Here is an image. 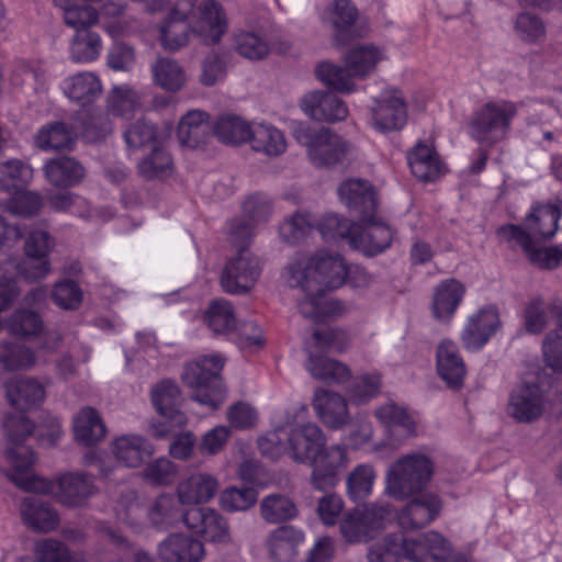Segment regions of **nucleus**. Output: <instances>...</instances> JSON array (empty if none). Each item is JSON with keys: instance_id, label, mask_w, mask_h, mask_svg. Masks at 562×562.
Listing matches in <instances>:
<instances>
[{"instance_id": "nucleus-64", "label": "nucleus", "mask_w": 562, "mask_h": 562, "mask_svg": "<svg viewBox=\"0 0 562 562\" xmlns=\"http://www.w3.org/2000/svg\"><path fill=\"white\" fill-rule=\"evenodd\" d=\"M178 474V467L168 458L161 457L149 462L144 471V477L151 484L169 485Z\"/></svg>"}, {"instance_id": "nucleus-58", "label": "nucleus", "mask_w": 562, "mask_h": 562, "mask_svg": "<svg viewBox=\"0 0 562 562\" xmlns=\"http://www.w3.org/2000/svg\"><path fill=\"white\" fill-rule=\"evenodd\" d=\"M234 47L244 58L259 60L268 55L267 42L257 33L240 31L234 35Z\"/></svg>"}, {"instance_id": "nucleus-18", "label": "nucleus", "mask_w": 562, "mask_h": 562, "mask_svg": "<svg viewBox=\"0 0 562 562\" xmlns=\"http://www.w3.org/2000/svg\"><path fill=\"white\" fill-rule=\"evenodd\" d=\"M546 392L538 381H524L515 387L508 403V414L519 423H531L544 412Z\"/></svg>"}, {"instance_id": "nucleus-52", "label": "nucleus", "mask_w": 562, "mask_h": 562, "mask_svg": "<svg viewBox=\"0 0 562 562\" xmlns=\"http://www.w3.org/2000/svg\"><path fill=\"white\" fill-rule=\"evenodd\" d=\"M214 132L222 143L238 145L250 140L252 125L239 116L223 115L216 121Z\"/></svg>"}, {"instance_id": "nucleus-54", "label": "nucleus", "mask_w": 562, "mask_h": 562, "mask_svg": "<svg viewBox=\"0 0 562 562\" xmlns=\"http://www.w3.org/2000/svg\"><path fill=\"white\" fill-rule=\"evenodd\" d=\"M102 43L98 33L92 31H78L74 36L69 54L75 63L86 64L95 60L101 53Z\"/></svg>"}, {"instance_id": "nucleus-25", "label": "nucleus", "mask_w": 562, "mask_h": 562, "mask_svg": "<svg viewBox=\"0 0 562 562\" xmlns=\"http://www.w3.org/2000/svg\"><path fill=\"white\" fill-rule=\"evenodd\" d=\"M304 532L294 526H281L267 537L265 547L272 562H296Z\"/></svg>"}, {"instance_id": "nucleus-30", "label": "nucleus", "mask_w": 562, "mask_h": 562, "mask_svg": "<svg viewBox=\"0 0 562 562\" xmlns=\"http://www.w3.org/2000/svg\"><path fill=\"white\" fill-rule=\"evenodd\" d=\"M64 95L71 102L85 106L94 102L102 92L100 79L91 71L67 76L59 83Z\"/></svg>"}, {"instance_id": "nucleus-43", "label": "nucleus", "mask_w": 562, "mask_h": 562, "mask_svg": "<svg viewBox=\"0 0 562 562\" xmlns=\"http://www.w3.org/2000/svg\"><path fill=\"white\" fill-rule=\"evenodd\" d=\"M249 142L254 150L268 156H279L286 149V140L283 133L273 125L266 123L252 124Z\"/></svg>"}, {"instance_id": "nucleus-55", "label": "nucleus", "mask_w": 562, "mask_h": 562, "mask_svg": "<svg viewBox=\"0 0 562 562\" xmlns=\"http://www.w3.org/2000/svg\"><path fill=\"white\" fill-rule=\"evenodd\" d=\"M317 77L331 89L341 93H351L355 91L351 70L345 65L339 67L330 63H322L316 70Z\"/></svg>"}, {"instance_id": "nucleus-10", "label": "nucleus", "mask_w": 562, "mask_h": 562, "mask_svg": "<svg viewBox=\"0 0 562 562\" xmlns=\"http://www.w3.org/2000/svg\"><path fill=\"white\" fill-rule=\"evenodd\" d=\"M54 247L55 238L43 225H36L30 231L24 243L25 259L16 266L9 265L14 268L16 274L25 279H43L50 270L48 255Z\"/></svg>"}, {"instance_id": "nucleus-44", "label": "nucleus", "mask_w": 562, "mask_h": 562, "mask_svg": "<svg viewBox=\"0 0 562 562\" xmlns=\"http://www.w3.org/2000/svg\"><path fill=\"white\" fill-rule=\"evenodd\" d=\"M209 130V114L192 110L182 116L178 125V137L182 145L194 148L204 140Z\"/></svg>"}, {"instance_id": "nucleus-34", "label": "nucleus", "mask_w": 562, "mask_h": 562, "mask_svg": "<svg viewBox=\"0 0 562 562\" xmlns=\"http://www.w3.org/2000/svg\"><path fill=\"white\" fill-rule=\"evenodd\" d=\"M4 386L10 405L20 411L36 407L45 398L44 386L33 378H14Z\"/></svg>"}, {"instance_id": "nucleus-36", "label": "nucleus", "mask_w": 562, "mask_h": 562, "mask_svg": "<svg viewBox=\"0 0 562 562\" xmlns=\"http://www.w3.org/2000/svg\"><path fill=\"white\" fill-rule=\"evenodd\" d=\"M23 522L33 530L49 532L59 525V517L54 508L37 496L25 497L20 506Z\"/></svg>"}, {"instance_id": "nucleus-53", "label": "nucleus", "mask_w": 562, "mask_h": 562, "mask_svg": "<svg viewBox=\"0 0 562 562\" xmlns=\"http://www.w3.org/2000/svg\"><path fill=\"white\" fill-rule=\"evenodd\" d=\"M36 363V356L32 348L18 342H2L0 345V366L8 371L29 370Z\"/></svg>"}, {"instance_id": "nucleus-60", "label": "nucleus", "mask_w": 562, "mask_h": 562, "mask_svg": "<svg viewBox=\"0 0 562 562\" xmlns=\"http://www.w3.org/2000/svg\"><path fill=\"white\" fill-rule=\"evenodd\" d=\"M33 177L30 166L18 159L0 164V189L11 190L27 183Z\"/></svg>"}, {"instance_id": "nucleus-22", "label": "nucleus", "mask_w": 562, "mask_h": 562, "mask_svg": "<svg viewBox=\"0 0 562 562\" xmlns=\"http://www.w3.org/2000/svg\"><path fill=\"white\" fill-rule=\"evenodd\" d=\"M218 488L220 481L215 475L195 471L178 482L176 493L181 505H202L212 501Z\"/></svg>"}, {"instance_id": "nucleus-31", "label": "nucleus", "mask_w": 562, "mask_h": 562, "mask_svg": "<svg viewBox=\"0 0 562 562\" xmlns=\"http://www.w3.org/2000/svg\"><path fill=\"white\" fill-rule=\"evenodd\" d=\"M151 400L162 418L159 423H173L178 427H183L187 424L186 415L179 409L181 396L175 382L162 381L157 384L151 391Z\"/></svg>"}, {"instance_id": "nucleus-50", "label": "nucleus", "mask_w": 562, "mask_h": 562, "mask_svg": "<svg viewBox=\"0 0 562 562\" xmlns=\"http://www.w3.org/2000/svg\"><path fill=\"white\" fill-rule=\"evenodd\" d=\"M138 172L148 180L165 179L173 172V160L164 146L155 145L138 164Z\"/></svg>"}, {"instance_id": "nucleus-38", "label": "nucleus", "mask_w": 562, "mask_h": 562, "mask_svg": "<svg viewBox=\"0 0 562 562\" xmlns=\"http://www.w3.org/2000/svg\"><path fill=\"white\" fill-rule=\"evenodd\" d=\"M47 180L55 187H72L85 177V168L75 158L68 156L49 159L44 166Z\"/></svg>"}, {"instance_id": "nucleus-61", "label": "nucleus", "mask_w": 562, "mask_h": 562, "mask_svg": "<svg viewBox=\"0 0 562 562\" xmlns=\"http://www.w3.org/2000/svg\"><path fill=\"white\" fill-rule=\"evenodd\" d=\"M550 304L540 299L531 301L524 315L525 328L530 334H540L552 319Z\"/></svg>"}, {"instance_id": "nucleus-8", "label": "nucleus", "mask_w": 562, "mask_h": 562, "mask_svg": "<svg viewBox=\"0 0 562 562\" xmlns=\"http://www.w3.org/2000/svg\"><path fill=\"white\" fill-rule=\"evenodd\" d=\"M517 115L516 104L507 100H492L477 106L471 114L467 131L481 145L493 146L505 139Z\"/></svg>"}, {"instance_id": "nucleus-27", "label": "nucleus", "mask_w": 562, "mask_h": 562, "mask_svg": "<svg viewBox=\"0 0 562 562\" xmlns=\"http://www.w3.org/2000/svg\"><path fill=\"white\" fill-rule=\"evenodd\" d=\"M302 109L311 119L327 123L344 121L349 114L347 104L329 91H312L305 94Z\"/></svg>"}, {"instance_id": "nucleus-12", "label": "nucleus", "mask_w": 562, "mask_h": 562, "mask_svg": "<svg viewBox=\"0 0 562 562\" xmlns=\"http://www.w3.org/2000/svg\"><path fill=\"white\" fill-rule=\"evenodd\" d=\"M260 274L259 258L248 249H240L225 265L221 274V286L229 294H245L256 285Z\"/></svg>"}, {"instance_id": "nucleus-45", "label": "nucleus", "mask_w": 562, "mask_h": 562, "mask_svg": "<svg viewBox=\"0 0 562 562\" xmlns=\"http://www.w3.org/2000/svg\"><path fill=\"white\" fill-rule=\"evenodd\" d=\"M299 509L293 499L285 494H269L260 502V516L269 524H280L294 519Z\"/></svg>"}, {"instance_id": "nucleus-19", "label": "nucleus", "mask_w": 562, "mask_h": 562, "mask_svg": "<svg viewBox=\"0 0 562 562\" xmlns=\"http://www.w3.org/2000/svg\"><path fill=\"white\" fill-rule=\"evenodd\" d=\"M370 123L379 132H393L404 127L407 121L406 105L396 89L384 90L370 110Z\"/></svg>"}, {"instance_id": "nucleus-42", "label": "nucleus", "mask_w": 562, "mask_h": 562, "mask_svg": "<svg viewBox=\"0 0 562 562\" xmlns=\"http://www.w3.org/2000/svg\"><path fill=\"white\" fill-rule=\"evenodd\" d=\"M305 367L314 379L329 383L342 384L351 375L346 364L325 356L314 355L312 351Z\"/></svg>"}, {"instance_id": "nucleus-33", "label": "nucleus", "mask_w": 562, "mask_h": 562, "mask_svg": "<svg viewBox=\"0 0 562 562\" xmlns=\"http://www.w3.org/2000/svg\"><path fill=\"white\" fill-rule=\"evenodd\" d=\"M75 440L83 447H92L102 441L106 427L99 412L93 407H82L72 419Z\"/></svg>"}, {"instance_id": "nucleus-35", "label": "nucleus", "mask_w": 562, "mask_h": 562, "mask_svg": "<svg viewBox=\"0 0 562 562\" xmlns=\"http://www.w3.org/2000/svg\"><path fill=\"white\" fill-rule=\"evenodd\" d=\"M437 372L450 387L461 385L465 373V364L458 346L452 340H442L437 348Z\"/></svg>"}, {"instance_id": "nucleus-37", "label": "nucleus", "mask_w": 562, "mask_h": 562, "mask_svg": "<svg viewBox=\"0 0 562 562\" xmlns=\"http://www.w3.org/2000/svg\"><path fill=\"white\" fill-rule=\"evenodd\" d=\"M153 82L167 92H178L188 81L184 67L175 58L157 57L150 65Z\"/></svg>"}, {"instance_id": "nucleus-5", "label": "nucleus", "mask_w": 562, "mask_h": 562, "mask_svg": "<svg viewBox=\"0 0 562 562\" xmlns=\"http://www.w3.org/2000/svg\"><path fill=\"white\" fill-rule=\"evenodd\" d=\"M225 358L220 353L200 356L184 366L182 382L191 390L198 403L218 408L226 397V389L221 378Z\"/></svg>"}, {"instance_id": "nucleus-40", "label": "nucleus", "mask_w": 562, "mask_h": 562, "mask_svg": "<svg viewBox=\"0 0 562 562\" xmlns=\"http://www.w3.org/2000/svg\"><path fill=\"white\" fill-rule=\"evenodd\" d=\"M407 162L412 173L419 180L434 181L442 172V165L435 150L423 143L407 154Z\"/></svg>"}, {"instance_id": "nucleus-59", "label": "nucleus", "mask_w": 562, "mask_h": 562, "mask_svg": "<svg viewBox=\"0 0 562 562\" xmlns=\"http://www.w3.org/2000/svg\"><path fill=\"white\" fill-rule=\"evenodd\" d=\"M514 31L525 43H540L546 37L544 22L529 12H522L516 16Z\"/></svg>"}, {"instance_id": "nucleus-39", "label": "nucleus", "mask_w": 562, "mask_h": 562, "mask_svg": "<svg viewBox=\"0 0 562 562\" xmlns=\"http://www.w3.org/2000/svg\"><path fill=\"white\" fill-rule=\"evenodd\" d=\"M202 321L214 334L226 336L237 329L234 306L225 299L213 300L205 308Z\"/></svg>"}, {"instance_id": "nucleus-23", "label": "nucleus", "mask_w": 562, "mask_h": 562, "mask_svg": "<svg viewBox=\"0 0 562 562\" xmlns=\"http://www.w3.org/2000/svg\"><path fill=\"white\" fill-rule=\"evenodd\" d=\"M157 554L162 562H201L205 558V548L199 539L176 532L158 544Z\"/></svg>"}, {"instance_id": "nucleus-14", "label": "nucleus", "mask_w": 562, "mask_h": 562, "mask_svg": "<svg viewBox=\"0 0 562 562\" xmlns=\"http://www.w3.org/2000/svg\"><path fill=\"white\" fill-rule=\"evenodd\" d=\"M394 235V229L386 222L371 213L356 223L350 247L364 256L374 257L391 247Z\"/></svg>"}, {"instance_id": "nucleus-28", "label": "nucleus", "mask_w": 562, "mask_h": 562, "mask_svg": "<svg viewBox=\"0 0 562 562\" xmlns=\"http://www.w3.org/2000/svg\"><path fill=\"white\" fill-rule=\"evenodd\" d=\"M465 295V286L457 279L442 280L434 290L430 310L442 323L451 321Z\"/></svg>"}, {"instance_id": "nucleus-62", "label": "nucleus", "mask_w": 562, "mask_h": 562, "mask_svg": "<svg viewBox=\"0 0 562 562\" xmlns=\"http://www.w3.org/2000/svg\"><path fill=\"white\" fill-rule=\"evenodd\" d=\"M257 501V492L252 487H227L221 494V505L227 512L247 510Z\"/></svg>"}, {"instance_id": "nucleus-9", "label": "nucleus", "mask_w": 562, "mask_h": 562, "mask_svg": "<svg viewBox=\"0 0 562 562\" xmlns=\"http://www.w3.org/2000/svg\"><path fill=\"white\" fill-rule=\"evenodd\" d=\"M390 516L389 505L370 504L347 513L339 524L340 533L349 543L367 542L385 528Z\"/></svg>"}, {"instance_id": "nucleus-32", "label": "nucleus", "mask_w": 562, "mask_h": 562, "mask_svg": "<svg viewBox=\"0 0 562 562\" xmlns=\"http://www.w3.org/2000/svg\"><path fill=\"white\" fill-rule=\"evenodd\" d=\"M441 509V502L432 494L422 495L411 501L398 516L403 529L413 530L430 524Z\"/></svg>"}, {"instance_id": "nucleus-1", "label": "nucleus", "mask_w": 562, "mask_h": 562, "mask_svg": "<svg viewBox=\"0 0 562 562\" xmlns=\"http://www.w3.org/2000/svg\"><path fill=\"white\" fill-rule=\"evenodd\" d=\"M2 427L11 445L5 451L9 463L7 475L18 487L25 492L52 493L57 502L68 507L82 506L97 493L92 477L81 472L64 473L56 483L33 474L35 456L22 441L32 434L34 427L23 413L5 415Z\"/></svg>"}, {"instance_id": "nucleus-47", "label": "nucleus", "mask_w": 562, "mask_h": 562, "mask_svg": "<svg viewBox=\"0 0 562 562\" xmlns=\"http://www.w3.org/2000/svg\"><path fill=\"white\" fill-rule=\"evenodd\" d=\"M171 494H161L148 512L151 525L159 530L173 528L183 522V513Z\"/></svg>"}, {"instance_id": "nucleus-21", "label": "nucleus", "mask_w": 562, "mask_h": 562, "mask_svg": "<svg viewBox=\"0 0 562 562\" xmlns=\"http://www.w3.org/2000/svg\"><path fill=\"white\" fill-rule=\"evenodd\" d=\"M196 0H176L168 19L160 26V42L166 49L178 50L189 42V14Z\"/></svg>"}, {"instance_id": "nucleus-49", "label": "nucleus", "mask_w": 562, "mask_h": 562, "mask_svg": "<svg viewBox=\"0 0 562 562\" xmlns=\"http://www.w3.org/2000/svg\"><path fill=\"white\" fill-rule=\"evenodd\" d=\"M384 53L373 45H361L352 48L345 57V64L356 78L367 77L384 58Z\"/></svg>"}, {"instance_id": "nucleus-20", "label": "nucleus", "mask_w": 562, "mask_h": 562, "mask_svg": "<svg viewBox=\"0 0 562 562\" xmlns=\"http://www.w3.org/2000/svg\"><path fill=\"white\" fill-rule=\"evenodd\" d=\"M183 524L210 542L228 543L232 540L228 522L216 509L199 506L189 508L183 513Z\"/></svg>"}, {"instance_id": "nucleus-56", "label": "nucleus", "mask_w": 562, "mask_h": 562, "mask_svg": "<svg viewBox=\"0 0 562 562\" xmlns=\"http://www.w3.org/2000/svg\"><path fill=\"white\" fill-rule=\"evenodd\" d=\"M355 225L356 223H351L345 217L329 213L321 218L317 227L325 240L335 241L346 239L350 245Z\"/></svg>"}, {"instance_id": "nucleus-4", "label": "nucleus", "mask_w": 562, "mask_h": 562, "mask_svg": "<svg viewBox=\"0 0 562 562\" xmlns=\"http://www.w3.org/2000/svg\"><path fill=\"white\" fill-rule=\"evenodd\" d=\"M448 551L446 539L436 531L418 537H404L397 533L387 535L373 544L368 558L370 562H401L402 558L411 562H431L443 558Z\"/></svg>"}, {"instance_id": "nucleus-15", "label": "nucleus", "mask_w": 562, "mask_h": 562, "mask_svg": "<svg viewBox=\"0 0 562 562\" xmlns=\"http://www.w3.org/2000/svg\"><path fill=\"white\" fill-rule=\"evenodd\" d=\"M502 326L498 310L486 305L469 314L460 331V341L469 351L481 350Z\"/></svg>"}, {"instance_id": "nucleus-46", "label": "nucleus", "mask_w": 562, "mask_h": 562, "mask_svg": "<svg viewBox=\"0 0 562 562\" xmlns=\"http://www.w3.org/2000/svg\"><path fill=\"white\" fill-rule=\"evenodd\" d=\"M64 11L65 23L78 31H89L98 22L97 11L86 0H53Z\"/></svg>"}, {"instance_id": "nucleus-2", "label": "nucleus", "mask_w": 562, "mask_h": 562, "mask_svg": "<svg viewBox=\"0 0 562 562\" xmlns=\"http://www.w3.org/2000/svg\"><path fill=\"white\" fill-rule=\"evenodd\" d=\"M347 274L348 265L339 254L319 250L289 263L283 278L291 288L303 290L304 297L299 303L302 315L322 322L344 312V306L324 292L344 285Z\"/></svg>"}, {"instance_id": "nucleus-17", "label": "nucleus", "mask_w": 562, "mask_h": 562, "mask_svg": "<svg viewBox=\"0 0 562 562\" xmlns=\"http://www.w3.org/2000/svg\"><path fill=\"white\" fill-rule=\"evenodd\" d=\"M285 425L284 438L288 442V453L295 462L311 463L319 449L327 443L324 431L314 423L295 426L286 420Z\"/></svg>"}, {"instance_id": "nucleus-13", "label": "nucleus", "mask_w": 562, "mask_h": 562, "mask_svg": "<svg viewBox=\"0 0 562 562\" xmlns=\"http://www.w3.org/2000/svg\"><path fill=\"white\" fill-rule=\"evenodd\" d=\"M350 463L348 446L334 443L319 449L313 458L311 483L318 491L335 487L340 481V473Z\"/></svg>"}, {"instance_id": "nucleus-16", "label": "nucleus", "mask_w": 562, "mask_h": 562, "mask_svg": "<svg viewBox=\"0 0 562 562\" xmlns=\"http://www.w3.org/2000/svg\"><path fill=\"white\" fill-rule=\"evenodd\" d=\"M374 416L384 429L383 445L387 448H400L417 432L415 419L404 407L393 402L379 406L374 411Z\"/></svg>"}, {"instance_id": "nucleus-6", "label": "nucleus", "mask_w": 562, "mask_h": 562, "mask_svg": "<svg viewBox=\"0 0 562 562\" xmlns=\"http://www.w3.org/2000/svg\"><path fill=\"white\" fill-rule=\"evenodd\" d=\"M292 135L306 148L308 160L317 168L342 164L351 149L346 139L326 127L316 128L303 122H294Z\"/></svg>"}, {"instance_id": "nucleus-63", "label": "nucleus", "mask_w": 562, "mask_h": 562, "mask_svg": "<svg viewBox=\"0 0 562 562\" xmlns=\"http://www.w3.org/2000/svg\"><path fill=\"white\" fill-rule=\"evenodd\" d=\"M314 347L319 351L344 352L350 344L348 334L339 328L315 330L313 334Z\"/></svg>"}, {"instance_id": "nucleus-7", "label": "nucleus", "mask_w": 562, "mask_h": 562, "mask_svg": "<svg viewBox=\"0 0 562 562\" xmlns=\"http://www.w3.org/2000/svg\"><path fill=\"white\" fill-rule=\"evenodd\" d=\"M434 474L432 460L420 452L407 453L386 472L385 492L395 499L403 501L422 492Z\"/></svg>"}, {"instance_id": "nucleus-3", "label": "nucleus", "mask_w": 562, "mask_h": 562, "mask_svg": "<svg viewBox=\"0 0 562 562\" xmlns=\"http://www.w3.org/2000/svg\"><path fill=\"white\" fill-rule=\"evenodd\" d=\"M560 210L552 204L533 207L524 226L504 225L497 235L502 240L519 245L530 262L542 269H554L562 260L559 247H542L540 244L552 238L558 231Z\"/></svg>"}, {"instance_id": "nucleus-29", "label": "nucleus", "mask_w": 562, "mask_h": 562, "mask_svg": "<svg viewBox=\"0 0 562 562\" xmlns=\"http://www.w3.org/2000/svg\"><path fill=\"white\" fill-rule=\"evenodd\" d=\"M111 451L124 467L137 468L154 454L155 449L147 438L137 434H126L112 441Z\"/></svg>"}, {"instance_id": "nucleus-41", "label": "nucleus", "mask_w": 562, "mask_h": 562, "mask_svg": "<svg viewBox=\"0 0 562 562\" xmlns=\"http://www.w3.org/2000/svg\"><path fill=\"white\" fill-rule=\"evenodd\" d=\"M181 428L173 423H156L153 424V436L158 439L172 437L169 446L170 456L178 460H187L195 447V437L191 431H180Z\"/></svg>"}, {"instance_id": "nucleus-48", "label": "nucleus", "mask_w": 562, "mask_h": 562, "mask_svg": "<svg viewBox=\"0 0 562 562\" xmlns=\"http://www.w3.org/2000/svg\"><path fill=\"white\" fill-rule=\"evenodd\" d=\"M75 140L74 132L63 122L48 123L35 135V144L42 150H71Z\"/></svg>"}, {"instance_id": "nucleus-24", "label": "nucleus", "mask_w": 562, "mask_h": 562, "mask_svg": "<svg viewBox=\"0 0 562 562\" xmlns=\"http://www.w3.org/2000/svg\"><path fill=\"white\" fill-rule=\"evenodd\" d=\"M339 201L357 216L364 217L376 209V193L372 184L363 179H347L338 187Z\"/></svg>"}, {"instance_id": "nucleus-57", "label": "nucleus", "mask_w": 562, "mask_h": 562, "mask_svg": "<svg viewBox=\"0 0 562 562\" xmlns=\"http://www.w3.org/2000/svg\"><path fill=\"white\" fill-rule=\"evenodd\" d=\"M140 94L130 87H119L110 97L111 111L122 117L131 119L142 108Z\"/></svg>"}, {"instance_id": "nucleus-26", "label": "nucleus", "mask_w": 562, "mask_h": 562, "mask_svg": "<svg viewBox=\"0 0 562 562\" xmlns=\"http://www.w3.org/2000/svg\"><path fill=\"white\" fill-rule=\"evenodd\" d=\"M312 404L316 416L329 429H341L350 422L348 403L338 393L319 387L314 393Z\"/></svg>"}, {"instance_id": "nucleus-11", "label": "nucleus", "mask_w": 562, "mask_h": 562, "mask_svg": "<svg viewBox=\"0 0 562 562\" xmlns=\"http://www.w3.org/2000/svg\"><path fill=\"white\" fill-rule=\"evenodd\" d=\"M191 34L205 45H215L228 30V19L225 9L216 0H202L193 3L189 14Z\"/></svg>"}, {"instance_id": "nucleus-51", "label": "nucleus", "mask_w": 562, "mask_h": 562, "mask_svg": "<svg viewBox=\"0 0 562 562\" xmlns=\"http://www.w3.org/2000/svg\"><path fill=\"white\" fill-rule=\"evenodd\" d=\"M375 479L376 473L371 464L356 465L346 479L347 495L353 502L364 501L371 495Z\"/></svg>"}]
</instances>
